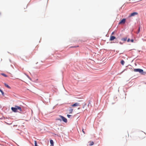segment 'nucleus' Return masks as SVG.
I'll return each instance as SVG.
<instances>
[{"label":"nucleus","instance_id":"obj_16","mask_svg":"<svg viewBox=\"0 0 146 146\" xmlns=\"http://www.w3.org/2000/svg\"><path fill=\"white\" fill-rule=\"evenodd\" d=\"M0 92L3 95L4 94V92L3 91L0 89Z\"/></svg>","mask_w":146,"mask_h":146},{"label":"nucleus","instance_id":"obj_8","mask_svg":"<svg viewBox=\"0 0 146 146\" xmlns=\"http://www.w3.org/2000/svg\"><path fill=\"white\" fill-rule=\"evenodd\" d=\"M115 38V37L113 36H110V40L112 41L114 40Z\"/></svg>","mask_w":146,"mask_h":146},{"label":"nucleus","instance_id":"obj_23","mask_svg":"<svg viewBox=\"0 0 146 146\" xmlns=\"http://www.w3.org/2000/svg\"><path fill=\"white\" fill-rule=\"evenodd\" d=\"M78 101L80 102V101Z\"/></svg>","mask_w":146,"mask_h":146},{"label":"nucleus","instance_id":"obj_9","mask_svg":"<svg viewBox=\"0 0 146 146\" xmlns=\"http://www.w3.org/2000/svg\"><path fill=\"white\" fill-rule=\"evenodd\" d=\"M89 145L91 146V145H94V143L93 141H90L89 142Z\"/></svg>","mask_w":146,"mask_h":146},{"label":"nucleus","instance_id":"obj_22","mask_svg":"<svg viewBox=\"0 0 146 146\" xmlns=\"http://www.w3.org/2000/svg\"><path fill=\"white\" fill-rule=\"evenodd\" d=\"M80 109V108H78V110H79Z\"/></svg>","mask_w":146,"mask_h":146},{"label":"nucleus","instance_id":"obj_6","mask_svg":"<svg viewBox=\"0 0 146 146\" xmlns=\"http://www.w3.org/2000/svg\"><path fill=\"white\" fill-rule=\"evenodd\" d=\"M138 14V13L137 12H134L131 13L130 15L129 16V17H131L132 16H134L135 15H137Z\"/></svg>","mask_w":146,"mask_h":146},{"label":"nucleus","instance_id":"obj_11","mask_svg":"<svg viewBox=\"0 0 146 146\" xmlns=\"http://www.w3.org/2000/svg\"><path fill=\"white\" fill-rule=\"evenodd\" d=\"M121 63L123 65L125 63V62L123 60H121Z\"/></svg>","mask_w":146,"mask_h":146},{"label":"nucleus","instance_id":"obj_7","mask_svg":"<svg viewBox=\"0 0 146 146\" xmlns=\"http://www.w3.org/2000/svg\"><path fill=\"white\" fill-rule=\"evenodd\" d=\"M73 109L70 108L69 110H68V111L69 113H72L73 112Z\"/></svg>","mask_w":146,"mask_h":146},{"label":"nucleus","instance_id":"obj_17","mask_svg":"<svg viewBox=\"0 0 146 146\" xmlns=\"http://www.w3.org/2000/svg\"><path fill=\"white\" fill-rule=\"evenodd\" d=\"M67 116L68 118H70V117L71 116V115L68 114L67 115Z\"/></svg>","mask_w":146,"mask_h":146},{"label":"nucleus","instance_id":"obj_15","mask_svg":"<svg viewBox=\"0 0 146 146\" xmlns=\"http://www.w3.org/2000/svg\"><path fill=\"white\" fill-rule=\"evenodd\" d=\"M1 74L3 75V76L6 77L7 76L4 73H2Z\"/></svg>","mask_w":146,"mask_h":146},{"label":"nucleus","instance_id":"obj_14","mask_svg":"<svg viewBox=\"0 0 146 146\" xmlns=\"http://www.w3.org/2000/svg\"><path fill=\"white\" fill-rule=\"evenodd\" d=\"M56 121H57V120H59V121H61V119L60 118H56Z\"/></svg>","mask_w":146,"mask_h":146},{"label":"nucleus","instance_id":"obj_20","mask_svg":"<svg viewBox=\"0 0 146 146\" xmlns=\"http://www.w3.org/2000/svg\"><path fill=\"white\" fill-rule=\"evenodd\" d=\"M131 41L132 42H133V41H134V40H133V39H131Z\"/></svg>","mask_w":146,"mask_h":146},{"label":"nucleus","instance_id":"obj_10","mask_svg":"<svg viewBox=\"0 0 146 146\" xmlns=\"http://www.w3.org/2000/svg\"><path fill=\"white\" fill-rule=\"evenodd\" d=\"M4 85H5V86L7 88H8L9 89H10L11 88L10 87V86L8 84H6V83H5Z\"/></svg>","mask_w":146,"mask_h":146},{"label":"nucleus","instance_id":"obj_5","mask_svg":"<svg viewBox=\"0 0 146 146\" xmlns=\"http://www.w3.org/2000/svg\"><path fill=\"white\" fill-rule=\"evenodd\" d=\"M80 106V105L79 103H78V102L75 103L74 104H72L71 105V106L72 107L78 106Z\"/></svg>","mask_w":146,"mask_h":146},{"label":"nucleus","instance_id":"obj_21","mask_svg":"<svg viewBox=\"0 0 146 146\" xmlns=\"http://www.w3.org/2000/svg\"><path fill=\"white\" fill-rule=\"evenodd\" d=\"M82 131L83 132V133H85V132H84V129H82Z\"/></svg>","mask_w":146,"mask_h":146},{"label":"nucleus","instance_id":"obj_3","mask_svg":"<svg viewBox=\"0 0 146 146\" xmlns=\"http://www.w3.org/2000/svg\"><path fill=\"white\" fill-rule=\"evenodd\" d=\"M59 117L61 118L62 120L64 122L66 123L67 122V119L64 116L61 115H59Z\"/></svg>","mask_w":146,"mask_h":146},{"label":"nucleus","instance_id":"obj_13","mask_svg":"<svg viewBox=\"0 0 146 146\" xmlns=\"http://www.w3.org/2000/svg\"><path fill=\"white\" fill-rule=\"evenodd\" d=\"M127 37H125L124 38H122V40L125 41L127 40Z\"/></svg>","mask_w":146,"mask_h":146},{"label":"nucleus","instance_id":"obj_12","mask_svg":"<svg viewBox=\"0 0 146 146\" xmlns=\"http://www.w3.org/2000/svg\"><path fill=\"white\" fill-rule=\"evenodd\" d=\"M50 142L51 145H53V141L52 140H50Z\"/></svg>","mask_w":146,"mask_h":146},{"label":"nucleus","instance_id":"obj_19","mask_svg":"<svg viewBox=\"0 0 146 146\" xmlns=\"http://www.w3.org/2000/svg\"><path fill=\"white\" fill-rule=\"evenodd\" d=\"M130 41V39H129V38L127 40V42H129Z\"/></svg>","mask_w":146,"mask_h":146},{"label":"nucleus","instance_id":"obj_4","mask_svg":"<svg viewBox=\"0 0 146 146\" xmlns=\"http://www.w3.org/2000/svg\"><path fill=\"white\" fill-rule=\"evenodd\" d=\"M126 19H123L121 20L119 23V24H124L125 22Z\"/></svg>","mask_w":146,"mask_h":146},{"label":"nucleus","instance_id":"obj_1","mask_svg":"<svg viewBox=\"0 0 146 146\" xmlns=\"http://www.w3.org/2000/svg\"><path fill=\"white\" fill-rule=\"evenodd\" d=\"M11 110L13 112H18V110L19 111V112L22 111L21 108L20 106H15L14 107H12Z\"/></svg>","mask_w":146,"mask_h":146},{"label":"nucleus","instance_id":"obj_2","mask_svg":"<svg viewBox=\"0 0 146 146\" xmlns=\"http://www.w3.org/2000/svg\"><path fill=\"white\" fill-rule=\"evenodd\" d=\"M133 71L135 72H139L140 73H142L143 72V70L139 68L134 69Z\"/></svg>","mask_w":146,"mask_h":146},{"label":"nucleus","instance_id":"obj_18","mask_svg":"<svg viewBox=\"0 0 146 146\" xmlns=\"http://www.w3.org/2000/svg\"><path fill=\"white\" fill-rule=\"evenodd\" d=\"M140 28L139 27V29L138 30V32L137 33V34H138L140 32Z\"/></svg>","mask_w":146,"mask_h":146}]
</instances>
